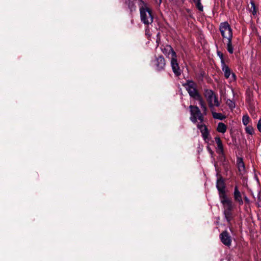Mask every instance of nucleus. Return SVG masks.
Listing matches in <instances>:
<instances>
[{
    "mask_svg": "<svg viewBox=\"0 0 261 261\" xmlns=\"http://www.w3.org/2000/svg\"><path fill=\"white\" fill-rule=\"evenodd\" d=\"M218 178L216 181V187L218 191L219 197L221 203L223 206V214L224 219L227 222V225L231 230V221L234 218L232 211L234 208V204L232 199L228 197L226 192V184L224 179L218 173H217Z\"/></svg>",
    "mask_w": 261,
    "mask_h": 261,
    "instance_id": "obj_1",
    "label": "nucleus"
},
{
    "mask_svg": "<svg viewBox=\"0 0 261 261\" xmlns=\"http://www.w3.org/2000/svg\"><path fill=\"white\" fill-rule=\"evenodd\" d=\"M189 108L190 113V120L193 123H197V127L200 131L203 140L208 142L210 140V133L206 126L203 123L204 116L206 115V113L204 114L202 110L201 112L197 106L190 105Z\"/></svg>",
    "mask_w": 261,
    "mask_h": 261,
    "instance_id": "obj_2",
    "label": "nucleus"
},
{
    "mask_svg": "<svg viewBox=\"0 0 261 261\" xmlns=\"http://www.w3.org/2000/svg\"><path fill=\"white\" fill-rule=\"evenodd\" d=\"M183 86L185 87L189 96L193 99L198 101L201 110L205 114L207 108L202 96L197 89L196 84L193 81L189 80H187L186 82L183 84Z\"/></svg>",
    "mask_w": 261,
    "mask_h": 261,
    "instance_id": "obj_3",
    "label": "nucleus"
},
{
    "mask_svg": "<svg viewBox=\"0 0 261 261\" xmlns=\"http://www.w3.org/2000/svg\"><path fill=\"white\" fill-rule=\"evenodd\" d=\"M219 30L223 38L227 40L226 48L228 52L230 54H232L233 53V46L232 43L233 38L232 29L227 21H224L220 23Z\"/></svg>",
    "mask_w": 261,
    "mask_h": 261,
    "instance_id": "obj_4",
    "label": "nucleus"
},
{
    "mask_svg": "<svg viewBox=\"0 0 261 261\" xmlns=\"http://www.w3.org/2000/svg\"><path fill=\"white\" fill-rule=\"evenodd\" d=\"M141 21L145 24L148 25L152 23L153 20L152 11L148 4L143 0H138Z\"/></svg>",
    "mask_w": 261,
    "mask_h": 261,
    "instance_id": "obj_5",
    "label": "nucleus"
},
{
    "mask_svg": "<svg viewBox=\"0 0 261 261\" xmlns=\"http://www.w3.org/2000/svg\"><path fill=\"white\" fill-rule=\"evenodd\" d=\"M203 94L208 102L210 109L215 107H219L220 106L218 96L212 90L204 89Z\"/></svg>",
    "mask_w": 261,
    "mask_h": 261,
    "instance_id": "obj_6",
    "label": "nucleus"
},
{
    "mask_svg": "<svg viewBox=\"0 0 261 261\" xmlns=\"http://www.w3.org/2000/svg\"><path fill=\"white\" fill-rule=\"evenodd\" d=\"M170 64L175 76H180L182 71L180 68L179 63L177 61V56L176 54L174 53L173 57L170 58Z\"/></svg>",
    "mask_w": 261,
    "mask_h": 261,
    "instance_id": "obj_7",
    "label": "nucleus"
},
{
    "mask_svg": "<svg viewBox=\"0 0 261 261\" xmlns=\"http://www.w3.org/2000/svg\"><path fill=\"white\" fill-rule=\"evenodd\" d=\"M154 64L156 70L161 71L165 70L166 66V61L163 56H160L155 58L154 61Z\"/></svg>",
    "mask_w": 261,
    "mask_h": 261,
    "instance_id": "obj_8",
    "label": "nucleus"
},
{
    "mask_svg": "<svg viewBox=\"0 0 261 261\" xmlns=\"http://www.w3.org/2000/svg\"><path fill=\"white\" fill-rule=\"evenodd\" d=\"M220 239L222 243L227 247H230L231 244V237L227 230L223 231L220 234Z\"/></svg>",
    "mask_w": 261,
    "mask_h": 261,
    "instance_id": "obj_9",
    "label": "nucleus"
},
{
    "mask_svg": "<svg viewBox=\"0 0 261 261\" xmlns=\"http://www.w3.org/2000/svg\"><path fill=\"white\" fill-rule=\"evenodd\" d=\"M221 68L222 71L224 73V76L226 79H228L231 76V80L235 81L236 80V76L234 73H232L231 69L225 63L221 64Z\"/></svg>",
    "mask_w": 261,
    "mask_h": 261,
    "instance_id": "obj_10",
    "label": "nucleus"
},
{
    "mask_svg": "<svg viewBox=\"0 0 261 261\" xmlns=\"http://www.w3.org/2000/svg\"><path fill=\"white\" fill-rule=\"evenodd\" d=\"M163 53L168 58L173 57V54H176L172 47L170 45H166L161 47Z\"/></svg>",
    "mask_w": 261,
    "mask_h": 261,
    "instance_id": "obj_11",
    "label": "nucleus"
},
{
    "mask_svg": "<svg viewBox=\"0 0 261 261\" xmlns=\"http://www.w3.org/2000/svg\"><path fill=\"white\" fill-rule=\"evenodd\" d=\"M233 198L234 200L238 203L239 205H242L243 204V201L242 197V194L239 190L238 185H236L234 188L233 191Z\"/></svg>",
    "mask_w": 261,
    "mask_h": 261,
    "instance_id": "obj_12",
    "label": "nucleus"
},
{
    "mask_svg": "<svg viewBox=\"0 0 261 261\" xmlns=\"http://www.w3.org/2000/svg\"><path fill=\"white\" fill-rule=\"evenodd\" d=\"M210 111L214 119L223 120L226 118V116L222 113L216 112L215 107L210 109Z\"/></svg>",
    "mask_w": 261,
    "mask_h": 261,
    "instance_id": "obj_13",
    "label": "nucleus"
},
{
    "mask_svg": "<svg viewBox=\"0 0 261 261\" xmlns=\"http://www.w3.org/2000/svg\"><path fill=\"white\" fill-rule=\"evenodd\" d=\"M215 140L217 144L216 147V152L217 153H222L224 151L223 145L220 137H216L215 138Z\"/></svg>",
    "mask_w": 261,
    "mask_h": 261,
    "instance_id": "obj_14",
    "label": "nucleus"
},
{
    "mask_svg": "<svg viewBox=\"0 0 261 261\" xmlns=\"http://www.w3.org/2000/svg\"><path fill=\"white\" fill-rule=\"evenodd\" d=\"M227 125L223 122H219L217 127V131L219 133L224 134L227 130Z\"/></svg>",
    "mask_w": 261,
    "mask_h": 261,
    "instance_id": "obj_15",
    "label": "nucleus"
},
{
    "mask_svg": "<svg viewBox=\"0 0 261 261\" xmlns=\"http://www.w3.org/2000/svg\"><path fill=\"white\" fill-rule=\"evenodd\" d=\"M125 4L128 7L130 12H133L136 10V6L133 1L131 0H125Z\"/></svg>",
    "mask_w": 261,
    "mask_h": 261,
    "instance_id": "obj_16",
    "label": "nucleus"
},
{
    "mask_svg": "<svg viewBox=\"0 0 261 261\" xmlns=\"http://www.w3.org/2000/svg\"><path fill=\"white\" fill-rule=\"evenodd\" d=\"M237 165L239 171L241 172H244L245 170V165L242 158H239L237 160Z\"/></svg>",
    "mask_w": 261,
    "mask_h": 261,
    "instance_id": "obj_17",
    "label": "nucleus"
},
{
    "mask_svg": "<svg viewBox=\"0 0 261 261\" xmlns=\"http://www.w3.org/2000/svg\"><path fill=\"white\" fill-rule=\"evenodd\" d=\"M226 103L229 107V109L231 110H233L236 107L235 102L231 99H227L226 102Z\"/></svg>",
    "mask_w": 261,
    "mask_h": 261,
    "instance_id": "obj_18",
    "label": "nucleus"
},
{
    "mask_svg": "<svg viewBox=\"0 0 261 261\" xmlns=\"http://www.w3.org/2000/svg\"><path fill=\"white\" fill-rule=\"evenodd\" d=\"M250 121L249 117L247 114L244 115L242 117V123L243 125L247 126Z\"/></svg>",
    "mask_w": 261,
    "mask_h": 261,
    "instance_id": "obj_19",
    "label": "nucleus"
},
{
    "mask_svg": "<svg viewBox=\"0 0 261 261\" xmlns=\"http://www.w3.org/2000/svg\"><path fill=\"white\" fill-rule=\"evenodd\" d=\"M245 132L247 134L249 135H253L254 133V128L251 125L247 126L245 128Z\"/></svg>",
    "mask_w": 261,
    "mask_h": 261,
    "instance_id": "obj_20",
    "label": "nucleus"
},
{
    "mask_svg": "<svg viewBox=\"0 0 261 261\" xmlns=\"http://www.w3.org/2000/svg\"><path fill=\"white\" fill-rule=\"evenodd\" d=\"M196 8L200 11H203V7L201 3L200 0H196L195 1V2L194 3Z\"/></svg>",
    "mask_w": 261,
    "mask_h": 261,
    "instance_id": "obj_21",
    "label": "nucleus"
},
{
    "mask_svg": "<svg viewBox=\"0 0 261 261\" xmlns=\"http://www.w3.org/2000/svg\"><path fill=\"white\" fill-rule=\"evenodd\" d=\"M219 154L218 159L219 161L222 163H224L226 161V156L224 153V151L222 153H218Z\"/></svg>",
    "mask_w": 261,
    "mask_h": 261,
    "instance_id": "obj_22",
    "label": "nucleus"
},
{
    "mask_svg": "<svg viewBox=\"0 0 261 261\" xmlns=\"http://www.w3.org/2000/svg\"><path fill=\"white\" fill-rule=\"evenodd\" d=\"M251 7V11L252 12V13L253 15H255L256 14V7L253 1H251L250 2Z\"/></svg>",
    "mask_w": 261,
    "mask_h": 261,
    "instance_id": "obj_23",
    "label": "nucleus"
},
{
    "mask_svg": "<svg viewBox=\"0 0 261 261\" xmlns=\"http://www.w3.org/2000/svg\"><path fill=\"white\" fill-rule=\"evenodd\" d=\"M217 55L219 56V57L220 58V59L221 60V64H223L225 63V62L224 61V56H223V53L220 51H218Z\"/></svg>",
    "mask_w": 261,
    "mask_h": 261,
    "instance_id": "obj_24",
    "label": "nucleus"
},
{
    "mask_svg": "<svg viewBox=\"0 0 261 261\" xmlns=\"http://www.w3.org/2000/svg\"><path fill=\"white\" fill-rule=\"evenodd\" d=\"M256 205L258 207H261V194L258 193L257 197Z\"/></svg>",
    "mask_w": 261,
    "mask_h": 261,
    "instance_id": "obj_25",
    "label": "nucleus"
},
{
    "mask_svg": "<svg viewBox=\"0 0 261 261\" xmlns=\"http://www.w3.org/2000/svg\"><path fill=\"white\" fill-rule=\"evenodd\" d=\"M205 75V73L204 71H200L198 75V79L201 81H203V77H204Z\"/></svg>",
    "mask_w": 261,
    "mask_h": 261,
    "instance_id": "obj_26",
    "label": "nucleus"
},
{
    "mask_svg": "<svg viewBox=\"0 0 261 261\" xmlns=\"http://www.w3.org/2000/svg\"><path fill=\"white\" fill-rule=\"evenodd\" d=\"M256 126L258 130L261 133V118L258 121Z\"/></svg>",
    "mask_w": 261,
    "mask_h": 261,
    "instance_id": "obj_27",
    "label": "nucleus"
},
{
    "mask_svg": "<svg viewBox=\"0 0 261 261\" xmlns=\"http://www.w3.org/2000/svg\"><path fill=\"white\" fill-rule=\"evenodd\" d=\"M244 201L246 203L249 204L250 203V200L249 199V198L247 197L244 196Z\"/></svg>",
    "mask_w": 261,
    "mask_h": 261,
    "instance_id": "obj_28",
    "label": "nucleus"
},
{
    "mask_svg": "<svg viewBox=\"0 0 261 261\" xmlns=\"http://www.w3.org/2000/svg\"><path fill=\"white\" fill-rule=\"evenodd\" d=\"M155 3L158 5H160L162 3V0H154Z\"/></svg>",
    "mask_w": 261,
    "mask_h": 261,
    "instance_id": "obj_29",
    "label": "nucleus"
},
{
    "mask_svg": "<svg viewBox=\"0 0 261 261\" xmlns=\"http://www.w3.org/2000/svg\"><path fill=\"white\" fill-rule=\"evenodd\" d=\"M215 167L216 170L217 171V167L216 166V164H215Z\"/></svg>",
    "mask_w": 261,
    "mask_h": 261,
    "instance_id": "obj_30",
    "label": "nucleus"
}]
</instances>
